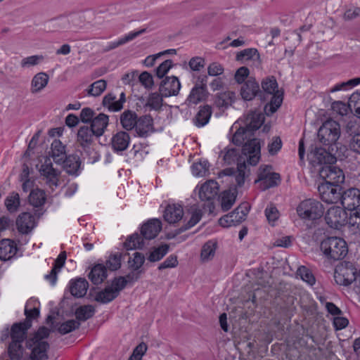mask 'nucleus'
Segmentation results:
<instances>
[{"label": "nucleus", "mask_w": 360, "mask_h": 360, "mask_svg": "<svg viewBox=\"0 0 360 360\" xmlns=\"http://www.w3.org/2000/svg\"><path fill=\"white\" fill-rule=\"evenodd\" d=\"M261 157V145L257 139L248 140L242 148L241 154L238 158V168L236 176V185L242 186L245 182L246 162L256 165Z\"/></svg>", "instance_id": "1"}, {"label": "nucleus", "mask_w": 360, "mask_h": 360, "mask_svg": "<svg viewBox=\"0 0 360 360\" xmlns=\"http://www.w3.org/2000/svg\"><path fill=\"white\" fill-rule=\"evenodd\" d=\"M50 334V330L46 327H40L33 337L26 342L27 348L32 349L30 359H48L47 351L49 345L45 339Z\"/></svg>", "instance_id": "2"}, {"label": "nucleus", "mask_w": 360, "mask_h": 360, "mask_svg": "<svg viewBox=\"0 0 360 360\" xmlns=\"http://www.w3.org/2000/svg\"><path fill=\"white\" fill-rule=\"evenodd\" d=\"M323 255L328 259L340 260L348 253L346 241L339 237H328L323 240L320 245Z\"/></svg>", "instance_id": "3"}, {"label": "nucleus", "mask_w": 360, "mask_h": 360, "mask_svg": "<svg viewBox=\"0 0 360 360\" xmlns=\"http://www.w3.org/2000/svg\"><path fill=\"white\" fill-rule=\"evenodd\" d=\"M340 126L338 122L333 120L326 121L318 131L319 141L326 146L328 150L335 151L338 147L337 141L340 136Z\"/></svg>", "instance_id": "4"}, {"label": "nucleus", "mask_w": 360, "mask_h": 360, "mask_svg": "<svg viewBox=\"0 0 360 360\" xmlns=\"http://www.w3.org/2000/svg\"><path fill=\"white\" fill-rule=\"evenodd\" d=\"M296 212L302 220L314 221L321 218L324 212L322 204L314 199H306L301 201Z\"/></svg>", "instance_id": "5"}, {"label": "nucleus", "mask_w": 360, "mask_h": 360, "mask_svg": "<svg viewBox=\"0 0 360 360\" xmlns=\"http://www.w3.org/2000/svg\"><path fill=\"white\" fill-rule=\"evenodd\" d=\"M39 172L41 180L52 191L59 186L60 171L53 167L50 158H45Z\"/></svg>", "instance_id": "6"}, {"label": "nucleus", "mask_w": 360, "mask_h": 360, "mask_svg": "<svg viewBox=\"0 0 360 360\" xmlns=\"http://www.w3.org/2000/svg\"><path fill=\"white\" fill-rule=\"evenodd\" d=\"M356 274V269L352 264H340L335 269L334 279L336 283L348 286L355 281Z\"/></svg>", "instance_id": "7"}, {"label": "nucleus", "mask_w": 360, "mask_h": 360, "mask_svg": "<svg viewBox=\"0 0 360 360\" xmlns=\"http://www.w3.org/2000/svg\"><path fill=\"white\" fill-rule=\"evenodd\" d=\"M319 175L325 180L323 184L339 185L345 181L342 170L332 164L322 166L319 169Z\"/></svg>", "instance_id": "8"}, {"label": "nucleus", "mask_w": 360, "mask_h": 360, "mask_svg": "<svg viewBox=\"0 0 360 360\" xmlns=\"http://www.w3.org/2000/svg\"><path fill=\"white\" fill-rule=\"evenodd\" d=\"M318 191L323 201L328 204L339 202L342 193L340 185L322 183L319 186Z\"/></svg>", "instance_id": "9"}, {"label": "nucleus", "mask_w": 360, "mask_h": 360, "mask_svg": "<svg viewBox=\"0 0 360 360\" xmlns=\"http://www.w3.org/2000/svg\"><path fill=\"white\" fill-rule=\"evenodd\" d=\"M347 214L342 207L333 206L326 213L325 220L327 224L333 229H339L347 221Z\"/></svg>", "instance_id": "10"}, {"label": "nucleus", "mask_w": 360, "mask_h": 360, "mask_svg": "<svg viewBox=\"0 0 360 360\" xmlns=\"http://www.w3.org/2000/svg\"><path fill=\"white\" fill-rule=\"evenodd\" d=\"M339 202L345 209L351 210V212L359 210L357 207L360 205V191L355 188L342 191Z\"/></svg>", "instance_id": "11"}, {"label": "nucleus", "mask_w": 360, "mask_h": 360, "mask_svg": "<svg viewBox=\"0 0 360 360\" xmlns=\"http://www.w3.org/2000/svg\"><path fill=\"white\" fill-rule=\"evenodd\" d=\"M283 91H263L262 100L270 97V102L264 106V112L267 116L273 115L281 106L283 99Z\"/></svg>", "instance_id": "12"}, {"label": "nucleus", "mask_w": 360, "mask_h": 360, "mask_svg": "<svg viewBox=\"0 0 360 360\" xmlns=\"http://www.w3.org/2000/svg\"><path fill=\"white\" fill-rule=\"evenodd\" d=\"M36 225L34 216L29 212L21 213L16 219L17 229L22 234H29Z\"/></svg>", "instance_id": "13"}, {"label": "nucleus", "mask_w": 360, "mask_h": 360, "mask_svg": "<svg viewBox=\"0 0 360 360\" xmlns=\"http://www.w3.org/2000/svg\"><path fill=\"white\" fill-rule=\"evenodd\" d=\"M333 152L331 150L327 151L322 148H316L314 150L311 152V155L312 156L311 161L314 164L318 165H326L333 164L336 161V158L332 154Z\"/></svg>", "instance_id": "14"}, {"label": "nucleus", "mask_w": 360, "mask_h": 360, "mask_svg": "<svg viewBox=\"0 0 360 360\" xmlns=\"http://www.w3.org/2000/svg\"><path fill=\"white\" fill-rule=\"evenodd\" d=\"M162 229V223L159 219H153L145 223L141 229V234L146 240L155 238Z\"/></svg>", "instance_id": "15"}, {"label": "nucleus", "mask_w": 360, "mask_h": 360, "mask_svg": "<svg viewBox=\"0 0 360 360\" xmlns=\"http://www.w3.org/2000/svg\"><path fill=\"white\" fill-rule=\"evenodd\" d=\"M31 326L32 323L30 320H25L24 322L14 323L11 330L12 342L22 343L26 338L27 331Z\"/></svg>", "instance_id": "16"}, {"label": "nucleus", "mask_w": 360, "mask_h": 360, "mask_svg": "<svg viewBox=\"0 0 360 360\" xmlns=\"http://www.w3.org/2000/svg\"><path fill=\"white\" fill-rule=\"evenodd\" d=\"M218 192V183L214 180H209L200 186L198 194L201 200L210 201L217 196Z\"/></svg>", "instance_id": "17"}, {"label": "nucleus", "mask_w": 360, "mask_h": 360, "mask_svg": "<svg viewBox=\"0 0 360 360\" xmlns=\"http://www.w3.org/2000/svg\"><path fill=\"white\" fill-rule=\"evenodd\" d=\"M264 121V115L257 111L250 112L243 121L244 127L248 129L250 132L256 131L258 129Z\"/></svg>", "instance_id": "18"}, {"label": "nucleus", "mask_w": 360, "mask_h": 360, "mask_svg": "<svg viewBox=\"0 0 360 360\" xmlns=\"http://www.w3.org/2000/svg\"><path fill=\"white\" fill-rule=\"evenodd\" d=\"M17 251V245L13 240L2 239L0 240L1 260L7 261L11 259L15 256Z\"/></svg>", "instance_id": "19"}, {"label": "nucleus", "mask_w": 360, "mask_h": 360, "mask_svg": "<svg viewBox=\"0 0 360 360\" xmlns=\"http://www.w3.org/2000/svg\"><path fill=\"white\" fill-rule=\"evenodd\" d=\"M184 216V210L181 205H169L164 212V219L169 224H174L180 221Z\"/></svg>", "instance_id": "20"}, {"label": "nucleus", "mask_w": 360, "mask_h": 360, "mask_svg": "<svg viewBox=\"0 0 360 360\" xmlns=\"http://www.w3.org/2000/svg\"><path fill=\"white\" fill-rule=\"evenodd\" d=\"M108 116L100 113L96 116L91 122V128L95 133L96 137L102 136L108 124Z\"/></svg>", "instance_id": "21"}, {"label": "nucleus", "mask_w": 360, "mask_h": 360, "mask_svg": "<svg viewBox=\"0 0 360 360\" xmlns=\"http://www.w3.org/2000/svg\"><path fill=\"white\" fill-rule=\"evenodd\" d=\"M130 141L129 135L125 131H119L115 134L111 141L113 149L116 151L126 150Z\"/></svg>", "instance_id": "22"}, {"label": "nucleus", "mask_w": 360, "mask_h": 360, "mask_svg": "<svg viewBox=\"0 0 360 360\" xmlns=\"http://www.w3.org/2000/svg\"><path fill=\"white\" fill-rule=\"evenodd\" d=\"M95 133L88 126L80 127L77 131V141L83 148L89 146L94 141Z\"/></svg>", "instance_id": "23"}, {"label": "nucleus", "mask_w": 360, "mask_h": 360, "mask_svg": "<svg viewBox=\"0 0 360 360\" xmlns=\"http://www.w3.org/2000/svg\"><path fill=\"white\" fill-rule=\"evenodd\" d=\"M49 155L57 164H61L63 159L67 156L65 146L60 140L55 139L52 142Z\"/></svg>", "instance_id": "24"}, {"label": "nucleus", "mask_w": 360, "mask_h": 360, "mask_svg": "<svg viewBox=\"0 0 360 360\" xmlns=\"http://www.w3.org/2000/svg\"><path fill=\"white\" fill-rule=\"evenodd\" d=\"M146 32V29H142L136 32H131L122 38L119 39L116 41L110 42L104 49L103 52H107L110 50L115 49L120 46H122L130 41H132L136 37L143 34Z\"/></svg>", "instance_id": "25"}, {"label": "nucleus", "mask_w": 360, "mask_h": 360, "mask_svg": "<svg viewBox=\"0 0 360 360\" xmlns=\"http://www.w3.org/2000/svg\"><path fill=\"white\" fill-rule=\"evenodd\" d=\"M136 131L140 136H147L153 131V120L150 116H143L136 121Z\"/></svg>", "instance_id": "26"}, {"label": "nucleus", "mask_w": 360, "mask_h": 360, "mask_svg": "<svg viewBox=\"0 0 360 360\" xmlns=\"http://www.w3.org/2000/svg\"><path fill=\"white\" fill-rule=\"evenodd\" d=\"M66 172L71 175H77L80 167L79 158L75 155L66 156L62 162Z\"/></svg>", "instance_id": "27"}, {"label": "nucleus", "mask_w": 360, "mask_h": 360, "mask_svg": "<svg viewBox=\"0 0 360 360\" xmlns=\"http://www.w3.org/2000/svg\"><path fill=\"white\" fill-rule=\"evenodd\" d=\"M89 288V283L84 278H78L70 283V292L76 297H84Z\"/></svg>", "instance_id": "28"}, {"label": "nucleus", "mask_w": 360, "mask_h": 360, "mask_svg": "<svg viewBox=\"0 0 360 360\" xmlns=\"http://www.w3.org/2000/svg\"><path fill=\"white\" fill-rule=\"evenodd\" d=\"M66 260V252H62L60 253L57 259L55 260L54 266L51 269L49 274H47L45 277L49 280L52 285L56 283L57 279V274L60 271V269L64 266Z\"/></svg>", "instance_id": "29"}, {"label": "nucleus", "mask_w": 360, "mask_h": 360, "mask_svg": "<svg viewBox=\"0 0 360 360\" xmlns=\"http://www.w3.org/2000/svg\"><path fill=\"white\" fill-rule=\"evenodd\" d=\"M107 277V271L103 264L94 266L89 274V278L95 285L101 283Z\"/></svg>", "instance_id": "30"}, {"label": "nucleus", "mask_w": 360, "mask_h": 360, "mask_svg": "<svg viewBox=\"0 0 360 360\" xmlns=\"http://www.w3.org/2000/svg\"><path fill=\"white\" fill-rule=\"evenodd\" d=\"M249 210L250 205L248 203L243 202L232 212L229 213V215L232 216L231 219L236 226L245 221Z\"/></svg>", "instance_id": "31"}, {"label": "nucleus", "mask_w": 360, "mask_h": 360, "mask_svg": "<svg viewBox=\"0 0 360 360\" xmlns=\"http://www.w3.org/2000/svg\"><path fill=\"white\" fill-rule=\"evenodd\" d=\"M237 196L236 189L224 191L221 196V207L223 211H228L236 202Z\"/></svg>", "instance_id": "32"}, {"label": "nucleus", "mask_w": 360, "mask_h": 360, "mask_svg": "<svg viewBox=\"0 0 360 360\" xmlns=\"http://www.w3.org/2000/svg\"><path fill=\"white\" fill-rule=\"evenodd\" d=\"M29 202L34 207H42L46 200V193L44 190L36 188L31 191L29 195Z\"/></svg>", "instance_id": "33"}, {"label": "nucleus", "mask_w": 360, "mask_h": 360, "mask_svg": "<svg viewBox=\"0 0 360 360\" xmlns=\"http://www.w3.org/2000/svg\"><path fill=\"white\" fill-rule=\"evenodd\" d=\"M234 91H221L217 95L214 101L215 105L218 108H227L234 101L235 99Z\"/></svg>", "instance_id": "34"}, {"label": "nucleus", "mask_w": 360, "mask_h": 360, "mask_svg": "<svg viewBox=\"0 0 360 360\" xmlns=\"http://www.w3.org/2000/svg\"><path fill=\"white\" fill-rule=\"evenodd\" d=\"M236 60L243 63L248 60H254L260 63V56L256 49H245L237 53Z\"/></svg>", "instance_id": "35"}, {"label": "nucleus", "mask_w": 360, "mask_h": 360, "mask_svg": "<svg viewBox=\"0 0 360 360\" xmlns=\"http://www.w3.org/2000/svg\"><path fill=\"white\" fill-rule=\"evenodd\" d=\"M117 296V291H114L111 287L108 285L96 295L95 300L102 304H106L115 300Z\"/></svg>", "instance_id": "36"}, {"label": "nucleus", "mask_w": 360, "mask_h": 360, "mask_svg": "<svg viewBox=\"0 0 360 360\" xmlns=\"http://www.w3.org/2000/svg\"><path fill=\"white\" fill-rule=\"evenodd\" d=\"M137 121V116L135 112L131 110H126L120 116V122L124 129L131 130L135 127Z\"/></svg>", "instance_id": "37"}, {"label": "nucleus", "mask_w": 360, "mask_h": 360, "mask_svg": "<svg viewBox=\"0 0 360 360\" xmlns=\"http://www.w3.org/2000/svg\"><path fill=\"white\" fill-rule=\"evenodd\" d=\"M143 236L135 233L129 236L124 243V247L127 250L142 249L144 247Z\"/></svg>", "instance_id": "38"}, {"label": "nucleus", "mask_w": 360, "mask_h": 360, "mask_svg": "<svg viewBox=\"0 0 360 360\" xmlns=\"http://www.w3.org/2000/svg\"><path fill=\"white\" fill-rule=\"evenodd\" d=\"M178 93L179 91H168V93L160 95L158 91H155L150 95L148 105L153 108L158 109L162 105V96H176Z\"/></svg>", "instance_id": "39"}, {"label": "nucleus", "mask_w": 360, "mask_h": 360, "mask_svg": "<svg viewBox=\"0 0 360 360\" xmlns=\"http://www.w3.org/2000/svg\"><path fill=\"white\" fill-rule=\"evenodd\" d=\"M117 100V96L110 92L103 98V105L108 108L110 111H119L122 108V106L118 103Z\"/></svg>", "instance_id": "40"}, {"label": "nucleus", "mask_w": 360, "mask_h": 360, "mask_svg": "<svg viewBox=\"0 0 360 360\" xmlns=\"http://www.w3.org/2000/svg\"><path fill=\"white\" fill-rule=\"evenodd\" d=\"M217 243L213 240H209L204 244L201 250L200 257L203 262L212 259L215 254Z\"/></svg>", "instance_id": "41"}, {"label": "nucleus", "mask_w": 360, "mask_h": 360, "mask_svg": "<svg viewBox=\"0 0 360 360\" xmlns=\"http://www.w3.org/2000/svg\"><path fill=\"white\" fill-rule=\"evenodd\" d=\"M181 83L175 76L166 77L160 83V90H180Z\"/></svg>", "instance_id": "42"}, {"label": "nucleus", "mask_w": 360, "mask_h": 360, "mask_svg": "<svg viewBox=\"0 0 360 360\" xmlns=\"http://www.w3.org/2000/svg\"><path fill=\"white\" fill-rule=\"evenodd\" d=\"M20 204V195L15 192L11 193L5 200V206L11 213L17 212Z\"/></svg>", "instance_id": "43"}, {"label": "nucleus", "mask_w": 360, "mask_h": 360, "mask_svg": "<svg viewBox=\"0 0 360 360\" xmlns=\"http://www.w3.org/2000/svg\"><path fill=\"white\" fill-rule=\"evenodd\" d=\"M95 308L92 305H84L77 308L75 316L77 320L84 321L94 316Z\"/></svg>", "instance_id": "44"}, {"label": "nucleus", "mask_w": 360, "mask_h": 360, "mask_svg": "<svg viewBox=\"0 0 360 360\" xmlns=\"http://www.w3.org/2000/svg\"><path fill=\"white\" fill-rule=\"evenodd\" d=\"M211 108L209 105H205L201 108L195 117V124L198 126H204L206 124L211 116Z\"/></svg>", "instance_id": "45"}, {"label": "nucleus", "mask_w": 360, "mask_h": 360, "mask_svg": "<svg viewBox=\"0 0 360 360\" xmlns=\"http://www.w3.org/2000/svg\"><path fill=\"white\" fill-rule=\"evenodd\" d=\"M252 134L244 127H239L233 135L232 142L235 145H241L246 139L250 138Z\"/></svg>", "instance_id": "46"}, {"label": "nucleus", "mask_w": 360, "mask_h": 360, "mask_svg": "<svg viewBox=\"0 0 360 360\" xmlns=\"http://www.w3.org/2000/svg\"><path fill=\"white\" fill-rule=\"evenodd\" d=\"M24 349L22 343L11 342L8 346V354L11 360H20L23 355Z\"/></svg>", "instance_id": "47"}, {"label": "nucleus", "mask_w": 360, "mask_h": 360, "mask_svg": "<svg viewBox=\"0 0 360 360\" xmlns=\"http://www.w3.org/2000/svg\"><path fill=\"white\" fill-rule=\"evenodd\" d=\"M279 181L280 175L278 173L274 172L273 174H269V176L265 179L259 182V187L262 190L264 191L277 186Z\"/></svg>", "instance_id": "48"}, {"label": "nucleus", "mask_w": 360, "mask_h": 360, "mask_svg": "<svg viewBox=\"0 0 360 360\" xmlns=\"http://www.w3.org/2000/svg\"><path fill=\"white\" fill-rule=\"evenodd\" d=\"M44 60L43 55H33L28 57L23 58L20 61V66L22 68H30L36 66Z\"/></svg>", "instance_id": "49"}, {"label": "nucleus", "mask_w": 360, "mask_h": 360, "mask_svg": "<svg viewBox=\"0 0 360 360\" xmlns=\"http://www.w3.org/2000/svg\"><path fill=\"white\" fill-rule=\"evenodd\" d=\"M49 77L45 72H39L34 76L32 80V86L35 90L43 89L48 84Z\"/></svg>", "instance_id": "50"}, {"label": "nucleus", "mask_w": 360, "mask_h": 360, "mask_svg": "<svg viewBox=\"0 0 360 360\" xmlns=\"http://www.w3.org/2000/svg\"><path fill=\"white\" fill-rule=\"evenodd\" d=\"M169 245L167 244L155 248L150 253L148 259L151 262H155L160 260L168 252Z\"/></svg>", "instance_id": "51"}, {"label": "nucleus", "mask_w": 360, "mask_h": 360, "mask_svg": "<svg viewBox=\"0 0 360 360\" xmlns=\"http://www.w3.org/2000/svg\"><path fill=\"white\" fill-rule=\"evenodd\" d=\"M202 216V211L196 207L192 208L191 217L188 221L187 224L180 228L178 233H181L186 231L192 226H195L200 219Z\"/></svg>", "instance_id": "52"}, {"label": "nucleus", "mask_w": 360, "mask_h": 360, "mask_svg": "<svg viewBox=\"0 0 360 360\" xmlns=\"http://www.w3.org/2000/svg\"><path fill=\"white\" fill-rule=\"evenodd\" d=\"M144 262V255L141 252H136L133 254V257H130L128 261L129 267L134 271H138L143 266Z\"/></svg>", "instance_id": "53"}, {"label": "nucleus", "mask_w": 360, "mask_h": 360, "mask_svg": "<svg viewBox=\"0 0 360 360\" xmlns=\"http://www.w3.org/2000/svg\"><path fill=\"white\" fill-rule=\"evenodd\" d=\"M80 323L75 320H68L60 324L58 328V331L61 335L69 333L75 329L79 328Z\"/></svg>", "instance_id": "54"}, {"label": "nucleus", "mask_w": 360, "mask_h": 360, "mask_svg": "<svg viewBox=\"0 0 360 360\" xmlns=\"http://www.w3.org/2000/svg\"><path fill=\"white\" fill-rule=\"evenodd\" d=\"M192 172L195 176H204L209 173V163L207 161H200L192 165Z\"/></svg>", "instance_id": "55"}, {"label": "nucleus", "mask_w": 360, "mask_h": 360, "mask_svg": "<svg viewBox=\"0 0 360 360\" xmlns=\"http://www.w3.org/2000/svg\"><path fill=\"white\" fill-rule=\"evenodd\" d=\"M360 84V77H355L346 82L336 84L330 90H350Z\"/></svg>", "instance_id": "56"}, {"label": "nucleus", "mask_w": 360, "mask_h": 360, "mask_svg": "<svg viewBox=\"0 0 360 360\" xmlns=\"http://www.w3.org/2000/svg\"><path fill=\"white\" fill-rule=\"evenodd\" d=\"M137 77L139 79V82H140V84L143 88L146 89H150L153 87V77L150 72L147 71H143L140 75H138Z\"/></svg>", "instance_id": "57"}, {"label": "nucleus", "mask_w": 360, "mask_h": 360, "mask_svg": "<svg viewBox=\"0 0 360 360\" xmlns=\"http://www.w3.org/2000/svg\"><path fill=\"white\" fill-rule=\"evenodd\" d=\"M297 274L301 277V278L304 281H305L310 285H313L316 282L315 277L314 276L311 271L304 266H300L298 268Z\"/></svg>", "instance_id": "58"}, {"label": "nucleus", "mask_w": 360, "mask_h": 360, "mask_svg": "<svg viewBox=\"0 0 360 360\" xmlns=\"http://www.w3.org/2000/svg\"><path fill=\"white\" fill-rule=\"evenodd\" d=\"M349 101L351 111H354V115L360 118V93L358 91L353 93Z\"/></svg>", "instance_id": "59"}, {"label": "nucleus", "mask_w": 360, "mask_h": 360, "mask_svg": "<svg viewBox=\"0 0 360 360\" xmlns=\"http://www.w3.org/2000/svg\"><path fill=\"white\" fill-rule=\"evenodd\" d=\"M349 101L351 111H354V115L360 118V93L358 91L353 93Z\"/></svg>", "instance_id": "60"}, {"label": "nucleus", "mask_w": 360, "mask_h": 360, "mask_svg": "<svg viewBox=\"0 0 360 360\" xmlns=\"http://www.w3.org/2000/svg\"><path fill=\"white\" fill-rule=\"evenodd\" d=\"M207 96V91H191L186 100V103L188 105H196L198 103L205 101Z\"/></svg>", "instance_id": "61"}, {"label": "nucleus", "mask_w": 360, "mask_h": 360, "mask_svg": "<svg viewBox=\"0 0 360 360\" xmlns=\"http://www.w3.org/2000/svg\"><path fill=\"white\" fill-rule=\"evenodd\" d=\"M121 253H115L109 257L106 261V266L111 271H115L121 266Z\"/></svg>", "instance_id": "62"}, {"label": "nucleus", "mask_w": 360, "mask_h": 360, "mask_svg": "<svg viewBox=\"0 0 360 360\" xmlns=\"http://www.w3.org/2000/svg\"><path fill=\"white\" fill-rule=\"evenodd\" d=\"M261 86L262 90H276L278 87L277 80L273 75L264 77L261 82Z\"/></svg>", "instance_id": "63"}, {"label": "nucleus", "mask_w": 360, "mask_h": 360, "mask_svg": "<svg viewBox=\"0 0 360 360\" xmlns=\"http://www.w3.org/2000/svg\"><path fill=\"white\" fill-rule=\"evenodd\" d=\"M331 107L333 112L341 116L346 115L349 111H351L349 102L347 105L341 101H335L332 103Z\"/></svg>", "instance_id": "64"}]
</instances>
